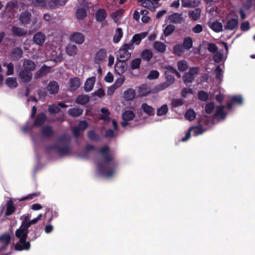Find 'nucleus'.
Wrapping results in <instances>:
<instances>
[{
	"instance_id": "6e6d98bb",
	"label": "nucleus",
	"mask_w": 255,
	"mask_h": 255,
	"mask_svg": "<svg viewBox=\"0 0 255 255\" xmlns=\"http://www.w3.org/2000/svg\"><path fill=\"white\" fill-rule=\"evenodd\" d=\"M195 79V77L192 76L189 73H185L183 76V80L185 84L187 85L188 83H191Z\"/></svg>"
},
{
	"instance_id": "4be33fe9",
	"label": "nucleus",
	"mask_w": 255,
	"mask_h": 255,
	"mask_svg": "<svg viewBox=\"0 0 255 255\" xmlns=\"http://www.w3.org/2000/svg\"><path fill=\"white\" fill-rule=\"evenodd\" d=\"M23 66L24 70L30 72L35 70V64L34 62L30 59H25L23 62Z\"/></svg>"
},
{
	"instance_id": "9b49d317",
	"label": "nucleus",
	"mask_w": 255,
	"mask_h": 255,
	"mask_svg": "<svg viewBox=\"0 0 255 255\" xmlns=\"http://www.w3.org/2000/svg\"><path fill=\"white\" fill-rule=\"evenodd\" d=\"M46 36L42 32H38L33 37V41L36 44L42 46L45 41Z\"/></svg>"
},
{
	"instance_id": "39448f33",
	"label": "nucleus",
	"mask_w": 255,
	"mask_h": 255,
	"mask_svg": "<svg viewBox=\"0 0 255 255\" xmlns=\"http://www.w3.org/2000/svg\"><path fill=\"white\" fill-rule=\"evenodd\" d=\"M117 60L118 61L115 66V70L117 74L122 76L127 69V64L126 63V61H125L120 59Z\"/></svg>"
},
{
	"instance_id": "603ef678",
	"label": "nucleus",
	"mask_w": 255,
	"mask_h": 255,
	"mask_svg": "<svg viewBox=\"0 0 255 255\" xmlns=\"http://www.w3.org/2000/svg\"><path fill=\"white\" fill-rule=\"evenodd\" d=\"M178 70L181 72H184L188 69V64L186 61L180 60L177 63Z\"/></svg>"
},
{
	"instance_id": "bb28decb",
	"label": "nucleus",
	"mask_w": 255,
	"mask_h": 255,
	"mask_svg": "<svg viewBox=\"0 0 255 255\" xmlns=\"http://www.w3.org/2000/svg\"><path fill=\"white\" fill-rule=\"evenodd\" d=\"M153 48L160 53H164L166 51V45L161 41H155L153 43Z\"/></svg>"
},
{
	"instance_id": "7ed1b4c3",
	"label": "nucleus",
	"mask_w": 255,
	"mask_h": 255,
	"mask_svg": "<svg viewBox=\"0 0 255 255\" xmlns=\"http://www.w3.org/2000/svg\"><path fill=\"white\" fill-rule=\"evenodd\" d=\"M192 131H193L194 136H197L203 133L205 131H206V129L204 128L202 125H199L196 127H191L188 132H186L185 136L182 138L181 141L184 142L188 140L191 137V132Z\"/></svg>"
},
{
	"instance_id": "1a4fd4ad",
	"label": "nucleus",
	"mask_w": 255,
	"mask_h": 255,
	"mask_svg": "<svg viewBox=\"0 0 255 255\" xmlns=\"http://www.w3.org/2000/svg\"><path fill=\"white\" fill-rule=\"evenodd\" d=\"M239 24L238 17L232 18L227 21L224 26L225 30H233L237 27Z\"/></svg>"
},
{
	"instance_id": "774afa93",
	"label": "nucleus",
	"mask_w": 255,
	"mask_h": 255,
	"mask_svg": "<svg viewBox=\"0 0 255 255\" xmlns=\"http://www.w3.org/2000/svg\"><path fill=\"white\" fill-rule=\"evenodd\" d=\"M223 54L221 53L217 52L215 53L213 56V59L215 63H220L223 59Z\"/></svg>"
},
{
	"instance_id": "79ce46f5",
	"label": "nucleus",
	"mask_w": 255,
	"mask_h": 255,
	"mask_svg": "<svg viewBox=\"0 0 255 255\" xmlns=\"http://www.w3.org/2000/svg\"><path fill=\"white\" fill-rule=\"evenodd\" d=\"M101 111L102 115L100 119L104 120L106 122H109L110 121V118L109 117L110 113L109 110L107 108H103Z\"/></svg>"
},
{
	"instance_id": "338daca9",
	"label": "nucleus",
	"mask_w": 255,
	"mask_h": 255,
	"mask_svg": "<svg viewBox=\"0 0 255 255\" xmlns=\"http://www.w3.org/2000/svg\"><path fill=\"white\" fill-rule=\"evenodd\" d=\"M208 50L213 53H215L218 50L217 46L213 43H209L207 45Z\"/></svg>"
},
{
	"instance_id": "dca6fc26",
	"label": "nucleus",
	"mask_w": 255,
	"mask_h": 255,
	"mask_svg": "<svg viewBox=\"0 0 255 255\" xmlns=\"http://www.w3.org/2000/svg\"><path fill=\"white\" fill-rule=\"evenodd\" d=\"M106 51L105 49H101L96 54L95 61L96 63L99 64L103 62L106 57Z\"/></svg>"
},
{
	"instance_id": "393cba45",
	"label": "nucleus",
	"mask_w": 255,
	"mask_h": 255,
	"mask_svg": "<svg viewBox=\"0 0 255 255\" xmlns=\"http://www.w3.org/2000/svg\"><path fill=\"white\" fill-rule=\"evenodd\" d=\"M83 110L80 108H73L69 109L68 114L71 117H78L82 115Z\"/></svg>"
},
{
	"instance_id": "c85d7f7f",
	"label": "nucleus",
	"mask_w": 255,
	"mask_h": 255,
	"mask_svg": "<svg viewBox=\"0 0 255 255\" xmlns=\"http://www.w3.org/2000/svg\"><path fill=\"white\" fill-rule=\"evenodd\" d=\"M107 17V13L105 9L103 8L99 9L96 13V18L98 21L102 22L104 21Z\"/></svg>"
},
{
	"instance_id": "aec40b11",
	"label": "nucleus",
	"mask_w": 255,
	"mask_h": 255,
	"mask_svg": "<svg viewBox=\"0 0 255 255\" xmlns=\"http://www.w3.org/2000/svg\"><path fill=\"white\" fill-rule=\"evenodd\" d=\"M13 201L11 199L7 201L6 204V209L5 212V216H10L15 212V207L13 206Z\"/></svg>"
},
{
	"instance_id": "2eb2a0df",
	"label": "nucleus",
	"mask_w": 255,
	"mask_h": 255,
	"mask_svg": "<svg viewBox=\"0 0 255 255\" xmlns=\"http://www.w3.org/2000/svg\"><path fill=\"white\" fill-rule=\"evenodd\" d=\"M225 106L223 105L219 106L217 108L216 111L213 116V118H220V119L224 120L225 119L227 116V113L224 111Z\"/></svg>"
},
{
	"instance_id": "7c9ffc66",
	"label": "nucleus",
	"mask_w": 255,
	"mask_h": 255,
	"mask_svg": "<svg viewBox=\"0 0 255 255\" xmlns=\"http://www.w3.org/2000/svg\"><path fill=\"white\" fill-rule=\"evenodd\" d=\"M184 48L181 44H177L173 47V53L178 56H181L185 51Z\"/></svg>"
},
{
	"instance_id": "6ab92c4d",
	"label": "nucleus",
	"mask_w": 255,
	"mask_h": 255,
	"mask_svg": "<svg viewBox=\"0 0 255 255\" xmlns=\"http://www.w3.org/2000/svg\"><path fill=\"white\" fill-rule=\"evenodd\" d=\"M59 89L58 83L55 81L50 82L47 86V90L51 94H56L58 92Z\"/></svg>"
},
{
	"instance_id": "9d476101",
	"label": "nucleus",
	"mask_w": 255,
	"mask_h": 255,
	"mask_svg": "<svg viewBox=\"0 0 255 255\" xmlns=\"http://www.w3.org/2000/svg\"><path fill=\"white\" fill-rule=\"evenodd\" d=\"M70 39L78 44H81L85 41V36L82 33L76 32L70 35Z\"/></svg>"
},
{
	"instance_id": "5701e85b",
	"label": "nucleus",
	"mask_w": 255,
	"mask_h": 255,
	"mask_svg": "<svg viewBox=\"0 0 255 255\" xmlns=\"http://www.w3.org/2000/svg\"><path fill=\"white\" fill-rule=\"evenodd\" d=\"M90 101V97L87 95H79L75 100V102L78 104L85 105Z\"/></svg>"
},
{
	"instance_id": "58836bf2",
	"label": "nucleus",
	"mask_w": 255,
	"mask_h": 255,
	"mask_svg": "<svg viewBox=\"0 0 255 255\" xmlns=\"http://www.w3.org/2000/svg\"><path fill=\"white\" fill-rule=\"evenodd\" d=\"M138 95L140 97H144L148 95L150 92L146 85H142L138 90Z\"/></svg>"
},
{
	"instance_id": "ddd939ff",
	"label": "nucleus",
	"mask_w": 255,
	"mask_h": 255,
	"mask_svg": "<svg viewBox=\"0 0 255 255\" xmlns=\"http://www.w3.org/2000/svg\"><path fill=\"white\" fill-rule=\"evenodd\" d=\"M50 67L43 65L41 68L38 70L35 74V78L36 79L42 77L50 72Z\"/></svg>"
},
{
	"instance_id": "a19ab883",
	"label": "nucleus",
	"mask_w": 255,
	"mask_h": 255,
	"mask_svg": "<svg viewBox=\"0 0 255 255\" xmlns=\"http://www.w3.org/2000/svg\"><path fill=\"white\" fill-rule=\"evenodd\" d=\"M5 84L10 88H15L18 86L16 78L12 77L6 78L5 80Z\"/></svg>"
},
{
	"instance_id": "c03bdc74",
	"label": "nucleus",
	"mask_w": 255,
	"mask_h": 255,
	"mask_svg": "<svg viewBox=\"0 0 255 255\" xmlns=\"http://www.w3.org/2000/svg\"><path fill=\"white\" fill-rule=\"evenodd\" d=\"M135 97V91L131 89H128L124 93V97L127 100H132Z\"/></svg>"
},
{
	"instance_id": "f3484780",
	"label": "nucleus",
	"mask_w": 255,
	"mask_h": 255,
	"mask_svg": "<svg viewBox=\"0 0 255 255\" xmlns=\"http://www.w3.org/2000/svg\"><path fill=\"white\" fill-rule=\"evenodd\" d=\"M95 81L96 78L95 77H92L88 78L85 83L84 87L85 91L89 92L92 91L93 89Z\"/></svg>"
},
{
	"instance_id": "e433bc0d",
	"label": "nucleus",
	"mask_w": 255,
	"mask_h": 255,
	"mask_svg": "<svg viewBox=\"0 0 255 255\" xmlns=\"http://www.w3.org/2000/svg\"><path fill=\"white\" fill-rule=\"evenodd\" d=\"M141 60L139 58L132 59L130 63L129 67L132 70L138 69L140 68Z\"/></svg>"
},
{
	"instance_id": "20e7f679",
	"label": "nucleus",
	"mask_w": 255,
	"mask_h": 255,
	"mask_svg": "<svg viewBox=\"0 0 255 255\" xmlns=\"http://www.w3.org/2000/svg\"><path fill=\"white\" fill-rule=\"evenodd\" d=\"M49 149L55 150L56 152L60 155L68 154L70 151L69 144H65L62 147H59L57 145H52L49 147Z\"/></svg>"
},
{
	"instance_id": "864d4df0",
	"label": "nucleus",
	"mask_w": 255,
	"mask_h": 255,
	"mask_svg": "<svg viewBox=\"0 0 255 255\" xmlns=\"http://www.w3.org/2000/svg\"><path fill=\"white\" fill-rule=\"evenodd\" d=\"M168 109L166 105H163L157 110V115L158 116L165 115L168 112Z\"/></svg>"
},
{
	"instance_id": "49530a36",
	"label": "nucleus",
	"mask_w": 255,
	"mask_h": 255,
	"mask_svg": "<svg viewBox=\"0 0 255 255\" xmlns=\"http://www.w3.org/2000/svg\"><path fill=\"white\" fill-rule=\"evenodd\" d=\"M87 136L89 139L94 141L100 140V137L94 130H90L88 132Z\"/></svg>"
},
{
	"instance_id": "b1692460",
	"label": "nucleus",
	"mask_w": 255,
	"mask_h": 255,
	"mask_svg": "<svg viewBox=\"0 0 255 255\" xmlns=\"http://www.w3.org/2000/svg\"><path fill=\"white\" fill-rule=\"evenodd\" d=\"M141 108L143 112L149 116H153L154 114V109L146 103L142 104Z\"/></svg>"
},
{
	"instance_id": "a211bd4d",
	"label": "nucleus",
	"mask_w": 255,
	"mask_h": 255,
	"mask_svg": "<svg viewBox=\"0 0 255 255\" xmlns=\"http://www.w3.org/2000/svg\"><path fill=\"white\" fill-rule=\"evenodd\" d=\"M23 52L21 48L16 47L11 52V57L13 60L16 61L20 59Z\"/></svg>"
},
{
	"instance_id": "4d7b16f0",
	"label": "nucleus",
	"mask_w": 255,
	"mask_h": 255,
	"mask_svg": "<svg viewBox=\"0 0 255 255\" xmlns=\"http://www.w3.org/2000/svg\"><path fill=\"white\" fill-rule=\"evenodd\" d=\"M124 11L125 10L124 9H119L112 13L111 17L114 20H116L122 16Z\"/></svg>"
},
{
	"instance_id": "2f4dec72",
	"label": "nucleus",
	"mask_w": 255,
	"mask_h": 255,
	"mask_svg": "<svg viewBox=\"0 0 255 255\" xmlns=\"http://www.w3.org/2000/svg\"><path fill=\"white\" fill-rule=\"evenodd\" d=\"M209 26L215 32H220L223 31L222 23L217 20L213 22Z\"/></svg>"
},
{
	"instance_id": "0eeeda50",
	"label": "nucleus",
	"mask_w": 255,
	"mask_h": 255,
	"mask_svg": "<svg viewBox=\"0 0 255 255\" xmlns=\"http://www.w3.org/2000/svg\"><path fill=\"white\" fill-rule=\"evenodd\" d=\"M117 59L127 61L131 57V53L128 50L121 47L117 52Z\"/></svg>"
},
{
	"instance_id": "c9c22d12",
	"label": "nucleus",
	"mask_w": 255,
	"mask_h": 255,
	"mask_svg": "<svg viewBox=\"0 0 255 255\" xmlns=\"http://www.w3.org/2000/svg\"><path fill=\"white\" fill-rule=\"evenodd\" d=\"M135 117V114L132 111L127 110L122 115L123 121H131Z\"/></svg>"
},
{
	"instance_id": "6e6552de",
	"label": "nucleus",
	"mask_w": 255,
	"mask_h": 255,
	"mask_svg": "<svg viewBox=\"0 0 255 255\" xmlns=\"http://www.w3.org/2000/svg\"><path fill=\"white\" fill-rule=\"evenodd\" d=\"M18 77L24 83H28L30 82L32 77L31 72L24 69H22L19 71Z\"/></svg>"
},
{
	"instance_id": "72a5a7b5",
	"label": "nucleus",
	"mask_w": 255,
	"mask_h": 255,
	"mask_svg": "<svg viewBox=\"0 0 255 255\" xmlns=\"http://www.w3.org/2000/svg\"><path fill=\"white\" fill-rule=\"evenodd\" d=\"M182 45L186 50H190L193 47V40L190 37H186L183 39Z\"/></svg>"
},
{
	"instance_id": "473e14b6",
	"label": "nucleus",
	"mask_w": 255,
	"mask_h": 255,
	"mask_svg": "<svg viewBox=\"0 0 255 255\" xmlns=\"http://www.w3.org/2000/svg\"><path fill=\"white\" fill-rule=\"evenodd\" d=\"M66 53L70 56L75 55L78 52V48L76 45L69 44L66 47Z\"/></svg>"
},
{
	"instance_id": "423d86ee",
	"label": "nucleus",
	"mask_w": 255,
	"mask_h": 255,
	"mask_svg": "<svg viewBox=\"0 0 255 255\" xmlns=\"http://www.w3.org/2000/svg\"><path fill=\"white\" fill-rule=\"evenodd\" d=\"M46 120V115L43 112L39 113L35 117L33 127L36 128L40 127L44 125Z\"/></svg>"
},
{
	"instance_id": "4c0bfd02",
	"label": "nucleus",
	"mask_w": 255,
	"mask_h": 255,
	"mask_svg": "<svg viewBox=\"0 0 255 255\" xmlns=\"http://www.w3.org/2000/svg\"><path fill=\"white\" fill-rule=\"evenodd\" d=\"M223 71L221 66L218 65L215 70V73L216 75L215 78L219 81L220 84L223 81Z\"/></svg>"
},
{
	"instance_id": "0e129e2a",
	"label": "nucleus",
	"mask_w": 255,
	"mask_h": 255,
	"mask_svg": "<svg viewBox=\"0 0 255 255\" xmlns=\"http://www.w3.org/2000/svg\"><path fill=\"white\" fill-rule=\"evenodd\" d=\"M58 141L60 142H64L65 144H69L70 138L69 135L64 134L61 135L58 138Z\"/></svg>"
},
{
	"instance_id": "ea45409f",
	"label": "nucleus",
	"mask_w": 255,
	"mask_h": 255,
	"mask_svg": "<svg viewBox=\"0 0 255 255\" xmlns=\"http://www.w3.org/2000/svg\"><path fill=\"white\" fill-rule=\"evenodd\" d=\"M123 35V30L121 28H118L113 38V41L115 43H118L121 40Z\"/></svg>"
},
{
	"instance_id": "5fc2aeb1",
	"label": "nucleus",
	"mask_w": 255,
	"mask_h": 255,
	"mask_svg": "<svg viewBox=\"0 0 255 255\" xmlns=\"http://www.w3.org/2000/svg\"><path fill=\"white\" fill-rule=\"evenodd\" d=\"M11 241V236L8 234H5L0 236V242L9 245Z\"/></svg>"
},
{
	"instance_id": "680f3d73",
	"label": "nucleus",
	"mask_w": 255,
	"mask_h": 255,
	"mask_svg": "<svg viewBox=\"0 0 255 255\" xmlns=\"http://www.w3.org/2000/svg\"><path fill=\"white\" fill-rule=\"evenodd\" d=\"M215 108V105L213 102H210L206 104L205 111L207 114H210L213 112Z\"/></svg>"
},
{
	"instance_id": "f257e3e1",
	"label": "nucleus",
	"mask_w": 255,
	"mask_h": 255,
	"mask_svg": "<svg viewBox=\"0 0 255 255\" xmlns=\"http://www.w3.org/2000/svg\"><path fill=\"white\" fill-rule=\"evenodd\" d=\"M98 152L104 158V161L98 164V168L101 174L105 177H111L115 173L118 166L114 156L109 154L110 147L108 145L101 147Z\"/></svg>"
},
{
	"instance_id": "3c124183",
	"label": "nucleus",
	"mask_w": 255,
	"mask_h": 255,
	"mask_svg": "<svg viewBox=\"0 0 255 255\" xmlns=\"http://www.w3.org/2000/svg\"><path fill=\"white\" fill-rule=\"evenodd\" d=\"M61 109L55 104H51L49 105L48 111L50 114H56L59 113Z\"/></svg>"
},
{
	"instance_id": "4468645a",
	"label": "nucleus",
	"mask_w": 255,
	"mask_h": 255,
	"mask_svg": "<svg viewBox=\"0 0 255 255\" xmlns=\"http://www.w3.org/2000/svg\"><path fill=\"white\" fill-rule=\"evenodd\" d=\"M41 134L44 137L52 136L54 134V130L49 125L45 126L41 129Z\"/></svg>"
},
{
	"instance_id": "bf43d9fd",
	"label": "nucleus",
	"mask_w": 255,
	"mask_h": 255,
	"mask_svg": "<svg viewBox=\"0 0 255 255\" xmlns=\"http://www.w3.org/2000/svg\"><path fill=\"white\" fill-rule=\"evenodd\" d=\"M198 97L202 101H206L209 98V95L205 91H200L198 93Z\"/></svg>"
},
{
	"instance_id": "f03ea898",
	"label": "nucleus",
	"mask_w": 255,
	"mask_h": 255,
	"mask_svg": "<svg viewBox=\"0 0 255 255\" xmlns=\"http://www.w3.org/2000/svg\"><path fill=\"white\" fill-rule=\"evenodd\" d=\"M28 233V228L22 227L21 225L15 231V237L19 240V242L17 243L14 247L16 251L28 250L30 249V242L26 241Z\"/></svg>"
},
{
	"instance_id": "cd10ccee",
	"label": "nucleus",
	"mask_w": 255,
	"mask_h": 255,
	"mask_svg": "<svg viewBox=\"0 0 255 255\" xmlns=\"http://www.w3.org/2000/svg\"><path fill=\"white\" fill-rule=\"evenodd\" d=\"M201 12V9L200 8H196L193 10H190L188 15L193 20H197L200 18Z\"/></svg>"
},
{
	"instance_id": "412c9836",
	"label": "nucleus",
	"mask_w": 255,
	"mask_h": 255,
	"mask_svg": "<svg viewBox=\"0 0 255 255\" xmlns=\"http://www.w3.org/2000/svg\"><path fill=\"white\" fill-rule=\"evenodd\" d=\"M80 80L78 77L71 78L70 80V89L71 91H76L80 86Z\"/></svg>"
},
{
	"instance_id": "69168bd1",
	"label": "nucleus",
	"mask_w": 255,
	"mask_h": 255,
	"mask_svg": "<svg viewBox=\"0 0 255 255\" xmlns=\"http://www.w3.org/2000/svg\"><path fill=\"white\" fill-rule=\"evenodd\" d=\"M125 81V77L123 75H122L121 77L118 78L115 81L114 86L115 88H118L121 86Z\"/></svg>"
},
{
	"instance_id": "13d9d810",
	"label": "nucleus",
	"mask_w": 255,
	"mask_h": 255,
	"mask_svg": "<svg viewBox=\"0 0 255 255\" xmlns=\"http://www.w3.org/2000/svg\"><path fill=\"white\" fill-rule=\"evenodd\" d=\"M40 195V192H36L35 193H33L30 194L23 198H21L19 200V201L32 200L35 197H38Z\"/></svg>"
},
{
	"instance_id": "052dcab7",
	"label": "nucleus",
	"mask_w": 255,
	"mask_h": 255,
	"mask_svg": "<svg viewBox=\"0 0 255 255\" xmlns=\"http://www.w3.org/2000/svg\"><path fill=\"white\" fill-rule=\"evenodd\" d=\"M3 66H6L7 68V70L6 72L7 75H11L13 74L14 68L13 64L12 63L10 62L8 64L5 63L3 64Z\"/></svg>"
},
{
	"instance_id": "a18cd8bd",
	"label": "nucleus",
	"mask_w": 255,
	"mask_h": 255,
	"mask_svg": "<svg viewBox=\"0 0 255 255\" xmlns=\"http://www.w3.org/2000/svg\"><path fill=\"white\" fill-rule=\"evenodd\" d=\"M152 51L148 49L143 50L141 54L142 59L147 61H149L152 58Z\"/></svg>"
},
{
	"instance_id": "c756f323",
	"label": "nucleus",
	"mask_w": 255,
	"mask_h": 255,
	"mask_svg": "<svg viewBox=\"0 0 255 255\" xmlns=\"http://www.w3.org/2000/svg\"><path fill=\"white\" fill-rule=\"evenodd\" d=\"M31 19V14L29 12H22L20 15L19 19L22 24H28Z\"/></svg>"
},
{
	"instance_id": "a878e982",
	"label": "nucleus",
	"mask_w": 255,
	"mask_h": 255,
	"mask_svg": "<svg viewBox=\"0 0 255 255\" xmlns=\"http://www.w3.org/2000/svg\"><path fill=\"white\" fill-rule=\"evenodd\" d=\"M13 34L16 36H22L26 35L27 30L16 26H13L11 28Z\"/></svg>"
},
{
	"instance_id": "09e8293b",
	"label": "nucleus",
	"mask_w": 255,
	"mask_h": 255,
	"mask_svg": "<svg viewBox=\"0 0 255 255\" xmlns=\"http://www.w3.org/2000/svg\"><path fill=\"white\" fill-rule=\"evenodd\" d=\"M200 0H194L193 1H188V2H185L182 0V6L184 7H193L198 6L200 3Z\"/></svg>"
},
{
	"instance_id": "f8f14e48",
	"label": "nucleus",
	"mask_w": 255,
	"mask_h": 255,
	"mask_svg": "<svg viewBox=\"0 0 255 255\" xmlns=\"http://www.w3.org/2000/svg\"><path fill=\"white\" fill-rule=\"evenodd\" d=\"M182 13L174 12L168 16V19L171 22L174 24L181 23L183 21V18L182 17Z\"/></svg>"
},
{
	"instance_id": "8fccbe9b",
	"label": "nucleus",
	"mask_w": 255,
	"mask_h": 255,
	"mask_svg": "<svg viewBox=\"0 0 255 255\" xmlns=\"http://www.w3.org/2000/svg\"><path fill=\"white\" fill-rule=\"evenodd\" d=\"M196 113L192 109L187 110L185 114V117L190 121H193L196 118Z\"/></svg>"
},
{
	"instance_id": "f704fd0d",
	"label": "nucleus",
	"mask_w": 255,
	"mask_h": 255,
	"mask_svg": "<svg viewBox=\"0 0 255 255\" xmlns=\"http://www.w3.org/2000/svg\"><path fill=\"white\" fill-rule=\"evenodd\" d=\"M75 15L78 19L83 20L87 15V10L84 8H78L76 11Z\"/></svg>"
},
{
	"instance_id": "e2e57ef3",
	"label": "nucleus",
	"mask_w": 255,
	"mask_h": 255,
	"mask_svg": "<svg viewBox=\"0 0 255 255\" xmlns=\"http://www.w3.org/2000/svg\"><path fill=\"white\" fill-rule=\"evenodd\" d=\"M234 104H238L239 105L242 104L243 102V99L241 96L237 95L233 96L231 100Z\"/></svg>"
},
{
	"instance_id": "37998d69",
	"label": "nucleus",
	"mask_w": 255,
	"mask_h": 255,
	"mask_svg": "<svg viewBox=\"0 0 255 255\" xmlns=\"http://www.w3.org/2000/svg\"><path fill=\"white\" fill-rule=\"evenodd\" d=\"M165 69L164 71V74L165 75L166 78V82H167L169 84L172 85L175 82V78L172 74L169 73H167V66L164 68Z\"/></svg>"
},
{
	"instance_id": "de8ad7c7",
	"label": "nucleus",
	"mask_w": 255,
	"mask_h": 255,
	"mask_svg": "<svg viewBox=\"0 0 255 255\" xmlns=\"http://www.w3.org/2000/svg\"><path fill=\"white\" fill-rule=\"evenodd\" d=\"M175 27L174 25H167L163 31V34L165 37H168L174 31Z\"/></svg>"
}]
</instances>
